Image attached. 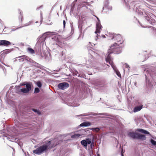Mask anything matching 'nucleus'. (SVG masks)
Segmentation results:
<instances>
[{
    "instance_id": "nucleus-1",
    "label": "nucleus",
    "mask_w": 156,
    "mask_h": 156,
    "mask_svg": "<svg viewBox=\"0 0 156 156\" xmlns=\"http://www.w3.org/2000/svg\"><path fill=\"white\" fill-rule=\"evenodd\" d=\"M118 46L116 44H113L110 47V48L108 50V52L105 55V61L106 62H108L113 61V58L111 56V54H119L122 51V48L121 47H117Z\"/></svg>"
},
{
    "instance_id": "nucleus-2",
    "label": "nucleus",
    "mask_w": 156,
    "mask_h": 156,
    "mask_svg": "<svg viewBox=\"0 0 156 156\" xmlns=\"http://www.w3.org/2000/svg\"><path fill=\"white\" fill-rule=\"evenodd\" d=\"M53 33H57L56 32H47L39 37L37 39V42L35 46V48L39 51L41 49V45H43L45 40L48 36H50V35H53Z\"/></svg>"
},
{
    "instance_id": "nucleus-3",
    "label": "nucleus",
    "mask_w": 156,
    "mask_h": 156,
    "mask_svg": "<svg viewBox=\"0 0 156 156\" xmlns=\"http://www.w3.org/2000/svg\"><path fill=\"white\" fill-rule=\"evenodd\" d=\"M52 142L51 141H45L43 145L37 148L35 150H34L33 153L37 154H40L43 152L47 150L48 148H51L54 146L51 144Z\"/></svg>"
},
{
    "instance_id": "nucleus-4",
    "label": "nucleus",
    "mask_w": 156,
    "mask_h": 156,
    "mask_svg": "<svg viewBox=\"0 0 156 156\" xmlns=\"http://www.w3.org/2000/svg\"><path fill=\"white\" fill-rule=\"evenodd\" d=\"M144 73H145V76L146 81V86L148 88L151 87L152 86V83L151 80L148 79V77L149 76L154 81L155 83H156V74L153 73H151L147 69H146L144 71Z\"/></svg>"
},
{
    "instance_id": "nucleus-5",
    "label": "nucleus",
    "mask_w": 156,
    "mask_h": 156,
    "mask_svg": "<svg viewBox=\"0 0 156 156\" xmlns=\"http://www.w3.org/2000/svg\"><path fill=\"white\" fill-rule=\"evenodd\" d=\"M127 134L129 137L134 139H140L142 140H144L146 139V137L145 135L135 133L134 132H128Z\"/></svg>"
},
{
    "instance_id": "nucleus-6",
    "label": "nucleus",
    "mask_w": 156,
    "mask_h": 156,
    "mask_svg": "<svg viewBox=\"0 0 156 156\" xmlns=\"http://www.w3.org/2000/svg\"><path fill=\"white\" fill-rule=\"evenodd\" d=\"M109 36L111 37V39L116 41V42L114 44H116L118 46H119L120 44H122L123 42L121 35L119 34H115L114 33H109Z\"/></svg>"
},
{
    "instance_id": "nucleus-7",
    "label": "nucleus",
    "mask_w": 156,
    "mask_h": 156,
    "mask_svg": "<svg viewBox=\"0 0 156 156\" xmlns=\"http://www.w3.org/2000/svg\"><path fill=\"white\" fill-rule=\"evenodd\" d=\"M20 86L25 85L26 88H25V89L27 90L26 92L27 93H28L31 89L32 83L31 82H25L20 83Z\"/></svg>"
},
{
    "instance_id": "nucleus-8",
    "label": "nucleus",
    "mask_w": 156,
    "mask_h": 156,
    "mask_svg": "<svg viewBox=\"0 0 156 156\" xmlns=\"http://www.w3.org/2000/svg\"><path fill=\"white\" fill-rule=\"evenodd\" d=\"M95 17L98 20V22L96 23V29L95 31V33L97 34L98 33H99L100 32L101 30L102 29V27L99 18L96 16Z\"/></svg>"
},
{
    "instance_id": "nucleus-9",
    "label": "nucleus",
    "mask_w": 156,
    "mask_h": 156,
    "mask_svg": "<svg viewBox=\"0 0 156 156\" xmlns=\"http://www.w3.org/2000/svg\"><path fill=\"white\" fill-rule=\"evenodd\" d=\"M111 65L112 68L113 69L114 71L117 75V76L119 78H121V75L119 72L117 68L115 65H114L113 62V61L108 62Z\"/></svg>"
},
{
    "instance_id": "nucleus-10",
    "label": "nucleus",
    "mask_w": 156,
    "mask_h": 156,
    "mask_svg": "<svg viewBox=\"0 0 156 156\" xmlns=\"http://www.w3.org/2000/svg\"><path fill=\"white\" fill-rule=\"evenodd\" d=\"M16 58H19L18 60L20 62H23L25 60H27V61H29L30 62H31L32 61H33V60H31L30 58L25 55L18 57Z\"/></svg>"
},
{
    "instance_id": "nucleus-11",
    "label": "nucleus",
    "mask_w": 156,
    "mask_h": 156,
    "mask_svg": "<svg viewBox=\"0 0 156 156\" xmlns=\"http://www.w3.org/2000/svg\"><path fill=\"white\" fill-rule=\"evenodd\" d=\"M58 87L59 89L63 90L69 87V84L66 82H63L59 83Z\"/></svg>"
},
{
    "instance_id": "nucleus-12",
    "label": "nucleus",
    "mask_w": 156,
    "mask_h": 156,
    "mask_svg": "<svg viewBox=\"0 0 156 156\" xmlns=\"http://www.w3.org/2000/svg\"><path fill=\"white\" fill-rule=\"evenodd\" d=\"M95 83L97 86L99 87H103L107 83L104 80H98L95 81Z\"/></svg>"
},
{
    "instance_id": "nucleus-13",
    "label": "nucleus",
    "mask_w": 156,
    "mask_h": 156,
    "mask_svg": "<svg viewBox=\"0 0 156 156\" xmlns=\"http://www.w3.org/2000/svg\"><path fill=\"white\" fill-rule=\"evenodd\" d=\"M81 143L83 146L86 147L87 145L90 144L91 143V139L86 138L85 140H83L81 141Z\"/></svg>"
},
{
    "instance_id": "nucleus-14",
    "label": "nucleus",
    "mask_w": 156,
    "mask_h": 156,
    "mask_svg": "<svg viewBox=\"0 0 156 156\" xmlns=\"http://www.w3.org/2000/svg\"><path fill=\"white\" fill-rule=\"evenodd\" d=\"M93 115L94 116L100 115H107L106 113H93L92 112H91L90 113L86 114H82L81 115H77L76 116H88V115Z\"/></svg>"
},
{
    "instance_id": "nucleus-15",
    "label": "nucleus",
    "mask_w": 156,
    "mask_h": 156,
    "mask_svg": "<svg viewBox=\"0 0 156 156\" xmlns=\"http://www.w3.org/2000/svg\"><path fill=\"white\" fill-rule=\"evenodd\" d=\"M16 92L17 93L20 94V92H22L24 93H27L26 92L27 90L25 89V88L20 89V86H16Z\"/></svg>"
},
{
    "instance_id": "nucleus-16",
    "label": "nucleus",
    "mask_w": 156,
    "mask_h": 156,
    "mask_svg": "<svg viewBox=\"0 0 156 156\" xmlns=\"http://www.w3.org/2000/svg\"><path fill=\"white\" fill-rule=\"evenodd\" d=\"M109 0H105L104 3V6L103 7V9L105 8L108 9V10H111L112 9V6L109 5Z\"/></svg>"
},
{
    "instance_id": "nucleus-17",
    "label": "nucleus",
    "mask_w": 156,
    "mask_h": 156,
    "mask_svg": "<svg viewBox=\"0 0 156 156\" xmlns=\"http://www.w3.org/2000/svg\"><path fill=\"white\" fill-rule=\"evenodd\" d=\"M11 42L5 40H0V46H8L11 44Z\"/></svg>"
},
{
    "instance_id": "nucleus-18",
    "label": "nucleus",
    "mask_w": 156,
    "mask_h": 156,
    "mask_svg": "<svg viewBox=\"0 0 156 156\" xmlns=\"http://www.w3.org/2000/svg\"><path fill=\"white\" fill-rule=\"evenodd\" d=\"M19 12V19L20 22H22V21L23 18V12L22 10L20 9H18Z\"/></svg>"
},
{
    "instance_id": "nucleus-19",
    "label": "nucleus",
    "mask_w": 156,
    "mask_h": 156,
    "mask_svg": "<svg viewBox=\"0 0 156 156\" xmlns=\"http://www.w3.org/2000/svg\"><path fill=\"white\" fill-rule=\"evenodd\" d=\"M90 125V123L88 122H84L81 123L80 125V127H86Z\"/></svg>"
},
{
    "instance_id": "nucleus-20",
    "label": "nucleus",
    "mask_w": 156,
    "mask_h": 156,
    "mask_svg": "<svg viewBox=\"0 0 156 156\" xmlns=\"http://www.w3.org/2000/svg\"><path fill=\"white\" fill-rule=\"evenodd\" d=\"M142 108V106H139L135 107L133 109V112H136L140 111Z\"/></svg>"
},
{
    "instance_id": "nucleus-21",
    "label": "nucleus",
    "mask_w": 156,
    "mask_h": 156,
    "mask_svg": "<svg viewBox=\"0 0 156 156\" xmlns=\"http://www.w3.org/2000/svg\"><path fill=\"white\" fill-rule=\"evenodd\" d=\"M89 53L90 55L94 57H97L98 55V54L97 53L91 50L89 51Z\"/></svg>"
},
{
    "instance_id": "nucleus-22",
    "label": "nucleus",
    "mask_w": 156,
    "mask_h": 156,
    "mask_svg": "<svg viewBox=\"0 0 156 156\" xmlns=\"http://www.w3.org/2000/svg\"><path fill=\"white\" fill-rule=\"evenodd\" d=\"M73 74L74 76L75 75L79 77H83V75H81L80 74H79L78 72L76 70H74L73 71Z\"/></svg>"
},
{
    "instance_id": "nucleus-23",
    "label": "nucleus",
    "mask_w": 156,
    "mask_h": 156,
    "mask_svg": "<svg viewBox=\"0 0 156 156\" xmlns=\"http://www.w3.org/2000/svg\"><path fill=\"white\" fill-rule=\"evenodd\" d=\"M5 57V54L3 53L2 54L0 55V62L3 64L4 65L6 66L5 64L3 63V60L4 59Z\"/></svg>"
},
{
    "instance_id": "nucleus-24",
    "label": "nucleus",
    "mask_w": 156,
    "mask_h": 156,
    "mask_svg": "<svg viewBox=\"0 0 156 156\" xmlns=\"http://www.w3.org/2000/svg\"><path fill=\"white\" fill-rule=\"evenodd\" d=\"M60 50H61L60 55L61 56H63L66 52V50L61 47L60 48Z\"/></svg>"
},
{
    "instance_id": "nucleus-25",
    "label": "nucleus",
    "mask_w": 156,
    "mask_h": 156,
    "mask_svg": "<svg viewBox=\"0 0 156 156\" xmlns=\"http://www.w3.org/2000/svg\"><path fill=\"white\" fill-rule=\"evenodd\" d=\"M7 139L9 140L12 142H15L16 139L14 138L11 136H6Z\"/></svg>"
},
{
    "instance_id": "nucleus-26",
    "label": "nucleus",
    "mask_w": 156,
    "mask_h": 156,
    "mask_svg": "<svg viewBox=\"0 0 156 156\" xmlns=\"http://www.w3.org/2000/svg\"><path fill=\"white\" fill-rule=\"evenodd\" d=\"M32 110L39 115H40L41 114V112L38 110L34 108H32Z\"/></svg>"
},
{
    "instance_id": "nucleus-27",
    "label": "nucleus",
    "mask_w": 156,
    "mask_h": 156,
    "mask_svg": "<svg viewBox=\"0 0 156 156\" xmlns=\"http://www.w3.org/2000/svg\"><path fill=\"white\" fill-rule=\"evenodd\" d=\"M27 51L31 54H33L34 53V49L30 48H27Z\"/></svg>"
},
{
    "instance_id": "nucleus-28",
    "label": "nucleus",
    "mask_w": 156,
    "mask_h": 156,
    "mask_svg": "<svg viewBox=\"0 0 156 156\" xmlns=\"http://www.w3.org/2000/svg\"><path fill=\"white\" fill-rule=\"evenodd\" d=\"M51 41H55L56 42L58 41V38L57 36H54V37L51 38Z\"/></svg>"
},
{
    "instance_id": "nucleus-29",
    "label": "nucleus",
    "mask_w": 156,
    "mask_h": 156,
    "mask_svg": "<svg viewBox=\"0 0 156 156\" xmlns=\"http://www.w3.org/2000/svg\"><path fill=\"white\" fill-rule=\"evenodd\" d=\"M90 129L96 132H98L100 130V128L98 127L93 128H91Z\"/></svg>"
},
{
    "instance_id": "nucleus-30",
    "label": "nucleus",
    "mask_w": 156,
    "mask_h": 156,
    "mask_svg": "<svg viewBox=\"0 0 156 156\" xmlns=\"http://www.w3.org/2000/svg\"><path fill=\"white\" fill-rule=\"evenodd\" d=\"M80 136V135L79 134H76L71 136V137L72 138H75L79 137Z\"/></svg>"
},
{
    "instance_id": "nucleus-31",
    "label": "nucleus",
    "mask_w": 156,
    "mask_h": 156,
    "mask_svg": "<svg viewBox=\"0 0 156 156\" xmlns=\"http://www.w3.org/2000/svg\"><path fill=\"white\" fill-rule=\"evenodd\" d=\"M36 84L37 86L39 88H41V87L42 86V84L41 82L40 81H38L36 83Z\"/></svg>"
},
{
    "instance_id": "nucleus-32",
    "label": "nucleus",
    "mask_w": 156,
    "mask_h": 156,
    "mask_svg": "<svg viewBox=\"0 0 156 156\" xmlns=\"http://www.w3.org/2000/svg\"><path fill=\"white\" fill-rule=\"evenodd\" d=\"M150 142L152 145L154 146H156V141L154 140L151 139L150 140Z\"/></svg>"
},
{
    "instance_id": "nucleus-33",
    "label": "nucleus",
    "mask_w": 156,
    "mask_h": 156,
    "mask_svg": "<svg viewBox=\"0 0 156 156\" xmlns=\"http://www.w3.org/2000/svg\"><path fill=\"white\" fill-rule=\"evenodd\" d=\"M150 27L151 28V30L153 31V34L156 36V28L152 27Z\"/></svg>"
},
{
    "instance_id": "nucleus-34",
    "label": "nucleus",
    "mask_w": 156,
    "mask_h": 156,
    "mask_svg": "<svg viewBox=\"0 0 156 156\" xmlns=\"http://www.w3.org/2000/svg\"><path fill=\"white\" fill-rule=\"evenodd\" d=\"M40 92V89L37 87H36L35 88L34 90V93L35 94L37 93Z\"/></svg>"
},
{
    "instance_id": "nucleus-35",
    "label": "nucleus",
    "mask_w": 156,
    "mask_h": 156,
    "mask_svg": "<svg viewBox=\"0 0 156 156\" xmlns=\"http://www.w3.org/2000/svg\"><path fill=\"white\" fill-rule=\"evenodd\" d=\"M78 28L79 29V31H82V27L81 24L79 22L78 23Z\"/></svg>"
},
{
    "instance_id": "nucleus-36",
    "label": "nucleus",
    "mask_w": 156,
    "mask_h": 156,
    "mask_svg": "<svg viewBox=\"0 0 156 156\" xmlns=\"http://www.w3.org/2000/svg\"><path fill=\"white\" fill-rule=\"evenodd\" d=\"M142 133L148 135H150V133L144 129Z\"/></svg>"
},
{
    "instance_id": "nucleus-37",
    "label": "nucleus",
    "mask_w": 156,
    "mask_h": 156,
    "mask_svg": "<svg viewBox=\"0 0 156 156\" xmlns=\"http://www.w3.org/2000/svg\"><path fill=\"white\" fill-rule=\"evenodd\" d=\"M33 23L32 21H30L27 23L25 24V26H28L31 25Z\"/></svg>"
},
{
    "instance_id": "nucleus-38",
    "label": "nucleus",
    "mask_w": 156,
    "mask_h": 156,
    "mask_svg": "<svg viewBox=\"0 0 156 156\" xmlns=\"http://www.w3.org/2000/svg\"><path fill=\"white\" fill-rule=\"evenodd\" d=\"M124 66L126 68L128 69V70L129 69V66L126 63H125L124 64Z\"/></svg>"
},
{
    "instance_id": "nucleus-39",
    "label": "nucleus",
    "mask_w": 156,
    "mask_h": 156,
    "mask_svg": "<svg viewBox=\"0 0 156 156\" xmlns=\"http://www.w3.org/2000/svg\"><path fill=\"white\" fill-rule=\"evenodd\" d=\"M71 33H72V34H73L74 32V29L73 27V26L72 24H71Z\"/></svg>"
},
{
    "instance_id": "nucleus-40",
    "label": "nucleus",
    "mask_w": 156,
    "mask_h": 156,
    "mask_svg": "<svg viewBox=\"0 0 156 156\" xmlns=\"http://www.w3.org/2000/svg\"><path fill=\"white\" fill-rule=\"evenodd\" d=\"M71 133H66L64 134H63V135H60L62 136H63L64 137H66L67 136L69 135Z\"/></svg>"
},
{
    "instance_id": "nucleus-41",
    "label": "nucleus",
    "mask_w": 156,
    "mask_h": 156,
    "mask_svg": "<svg viewBox=\"0 0 156 156\" xmlns=\"http://www.w3.org/2000/svg\"><path fill=\"white\" fill-rule=\"evenodd\" d=\"M144 129H137L136 131L142 133Z\"/></svg>"
},
{
    "instance_id": "nucleus-42",
    "label": "nucleus",
    "mask_w": 156,
    "mask_h": 156,
    "mask_svg": "<svg viewBox=\"0 0 156 156\" xmlns=\"http://www.w3.org/2000/svg\"><path fill=\"white\" fill-rule=\"evenodd\" d=\"M66 22L65 20H63V27L64 28L65 27V26H66Z\"/></svg>"
},
{
    "instance_id": "nucleus-43",
    "label": "nucleus",
    "mask_w": 156,
    "mask_h": 156,
    "mask_svg": "<svg viewBox=\"0 0 156 156\" xmlns=\"http://www.w3.org/2000/svg\"><path fill=\"white\" fill-rule=\"evenodd\" d=\"M18 144L21 147V146L23 145V144L21 142H19V143H18Z\"/></svg>"
},
{
    "instance_id": "nucleus-44",
    "label": "nucleus",
    "mask_w": 156,
    "mask_h": 156,
    "mask_svg": "<svg viewBox=\"0 0 156 156\" xmlns=\"http://www.w3.org/2000/svg\"><path fill=\"white\" fill-rule=\"evenodd\" d=\"M43 6L42 5H41V6H40L38 8H37V9H36V10H38L40 8H41Z\"/></svg>"
},
{
    "instance_id": "nucleus-45",
    "label": "nucleus",
    "mask_w": 156,
    "mask_h": 156,
    "mask_svg": "<svg viewBox=\"0 0 156 156\" xmlns=\"http://www.w3.org/2000/svg\"><path fill=\"white\" fill-rule=\"evenodd\" d=\"M59 69L58 70H55L54 71L55 73H56L58 72L59 71Z\"/></svg>"
},
{
    "instance_id": "nucleus-46",
    "label": "nucleus",
    "mask_w": 156,
    "mask_h": 156,
    "mask_svg": "<svg viewBox=\"0 0 156 156\" xmlns=\"http://www.w3.org/2000/svg\"><path fill=\"white\" fill-rule=\"evenodd\" d=\"M18 28H17L16 29H13V28H12V30L11 31H15V30H16V29H18Z\"/></svg>"
},
{
    "instance_id": "nucleus-47",
    "label": "nucleus",
    "mask_w": 156,
    "mask_h": 156,
    "mask_svg": "<svg viewBox=\"0 0 156 156\" xmlns=\"http://www.w3.org/2000/svg\"><path fill=\"white\" fill-rule=\"evenodd\" d=\"M93 142H91V143L90 144V147H91V148L92 147V146H93Z\"/></svg>"
},
{
    "instance_id": "nucleus-48",
    "label": "nucleus",
    "mask_w": 156,
    "mask_h": 156,
    "mask_svg": "<svg viewBox=\"0 0 156 156\" xmlns=\"http://www.w3.org/2000/svg\"><path fill=\"white\" fill-rule=\"evenodd\" d=\"M102 37H103V38H105V35H103L102 36Z\"/></svg>"
},
{
    "instance_id": "nucleus-49",
    "label": "nucleus",
    "mask_w": 156,
    "mask_h": 156,
    "mask_svg": "<svg viewBox=\"0 0 156 156\" xmlns=\"http://www.w3.org/2000/svg\"><path fill=\"white\" fill-rule=\"evenodd\" d=\"M35 63L36 64V65H35V66H37V65H39V64H38V63H36V62H35Z\"/></svg>"
},
{
    "instance_id": "nucleus-50",
    "label": "nucleus",
    "mask_w": 156,
    "mask_h": 156,
    "mask_svg": "<svg viewBox=\"0 0 156 156\" xmlns=\"http://www.w3.org/2000/svg\"><path fill=\"white\" fill-rule=\"evenodd\" d=\"M136 83H134V85H135V86H136Z\"/></svg>"
},
{
    "instance_id": "nucleus-51",
    "label": "nucleus",
    "mask_w": 156,
    "mask_h": 156,
    "mask_svg": "<svg viewBox=\"0 0 156 156\" xmlns=\"http://www.w3.org/2000/svg\"><path fill=\"white\" fill-rule=\"evenodd\" d=\"M121 156H124V155L122 153H121Z\"/></svg>"
},
{
    "instance_id": "nucleus-52",
    "label": "nucleus",
    "mask_w": 156,
    "mask_h": 156,
    "mask_svg": "<svg viewBox=\"0 0 156 156\" xmlns=\"http://www.w3.org/2000/svg\"><path fill=\"white\" fill-rule=\"evenodd\" d=\"M106 65L108 66V67H110L109 65H108V64H106Z\"/></svg>"
},
{
    "instance_id": "nucleus-53",
    "label": "nucleus",
    "mask_w": 156,
    "mask_h": 156,
    "mask_svg": "<svg viewBox=\"0 0 156 156\" xmlns=\"http://www.w3.org/2000/svg\"><path fill=\"white\" fill-rule=\"evenodd\" d=\"M141 26L142 27H145V28L147 27V26H146V27L145 26L144 27L142 26V25H141Z\"/></svg>"
},
{
    "instance_id": "nucleus-54",
    "label": "nucleus",
    "mask_w": 156,
    "mask_h": 156,
    "mask_svg": "<svg viewBox=\"0 0 156 156\" xmlns=\"http://www.w3.org/2000/svg\"><path fill=\"white\" fill-rule=\"evenodd\" d=\"M146 59H146V58H145V59H144V60L142 61V62H143V61H145Z\"/></svg>"
},
{
    "instance_id": "nucleus-55",
    "label": "nucleus",
    "mask_w": 156,
    "mask_h": 156,
    "mask_svg": "<svg viewBox=\"0 0 156 156\" xmlns=\"http://www.w3.org/2000/svg\"><path fill=\"white\" fill-rule=\"evenodd\" d=\"M91 61H90V62H89V63L90 64H91Z\"/></svg>"
},
{
    "instance_id": "nucleus-56",
    "label": "nucleus",
    "mask_w": 156,
    "mask_h": 156,
    "mask_svg": "<svg viewBox=\"0 0 156 156\" xmlns=\"http://www.w3.org/2000/svg\"><path fill=\"white\" fill-rule=\"evenodd\" d=\"M3 31H4V32H5V29H4Z\"/></svg>"
},
{
    "instance_id": "nucleus-57",
    "label": "nucleus",
    "mask_w": 156,
    "mask_h": 156,
    "mask_svg": "<svg viewBox=\"0 0 156 156\" xmlns=\"http://www.w3.org/2000/svg\"><path fill=\"white\" fill-rule=\"evenodd\" d=\"M98 36L99 37V35H98V34H97V36H96L97 37H98Z\"/></svg>"
},
{
    "instance_id": "nucleus-58",
    "label": "nucleus",
    "mask_w": 156,
    "mask_h": 156,
    "mask_svg": "<svg viewBox=\"0 0 156 156\" xmlns=\"http://www.w3.org/2000/svg\"><path fill=\"white\" fill-rule=\"evenodd\" d=\"M35 23H37V21H36Z\"/></svg>"
},
{
    "instance_id": "nucleus-59",
    "label": "nucleus",
    "mask_w": 156,
    "mask_h": 156,
    "mask_svg": "<svg viewBox=\"0 0 156 156\" xmlns=\"http://www.w3.org/2000/svg\"><path fill=\"white\" fill-rule=\"evenodd\" d=\"M95 40H97V39L96 38V39H95Z\"/></svg>"
},
{
    "instance_id": "nucleus-60",
    "label": "nucleus",
    "mask_w": 156,
    "mask_h": 156,
    "mask_svg": "<svg viewBox=\"0 0 156 156\" xmlns=\"http://www.w3.org/2000/svg\"><path fill=\"white\" fill-rule=\"evenodd\" d=\"M97 156H99V155H98Z\"/></svg>"
}]
</instances>
